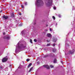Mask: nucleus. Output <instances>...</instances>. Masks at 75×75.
Here are the masks:
<instances>
[{"label": "nucleus", "mask_w": 75, "mask_h": 75, "mask_svg": "<svg viewBox=\"0 0 75 75\" xmlns=\"http://www.w3.org/2000/svg\"><path fill=\"white\" fill-rule=\"evenodd\" d=\"M57 41V38H54L53 39V41H54V42H56Z\"/></svg>", "instance_id": "1a4fd4ad"}, {"label": "nucleus", "mask_w": 75, "mask_h": 75, "mask_svg": "<svg viewBox=\"0 0 75 75\" xmlns=\"http://www.w3.org/2000/svg\"><path fill=\"white\" fill-rule=\"evenodd\" d=\"M52 46H53V47H55V44H53Z\"/></svg>", "instance_id": "5701e85b"}, {"label": "nucleus", "mask_w": 75, "mask_h": 75, "mask_svg": "<svg viewBox=\"0 0 75 75\" xmlns=\"http://www.w3.org/2000/svg\"><path fill=\"white\" fill-rule=\"evenodd\" d=\"M21 25H22V24H21L19 25V26H21Z\"/></svg>", "instance_id": "7c9ffc66"}, {"label": "nucleus", "mask_w": 75, "mask_h": 75, "mask_svg": "<svg viewBox=\"0 0 75 75\" xmlns=\"http://www.w3.org/2000/svg\"><path fill=\"white\" fill-rule=\"evenodd\" d=\"M47 36L48 37H52V35L50 33H48L47 34Z\"/></svg>", "instance_id": "0eeeda50"}, {"label": "nucleus", "mask_w": 75, "mask_h": 75, "mask_svg": "<svg viewBox=\"0 0 75 75\" xmlns=\"http://www.w3.org/2000/svg\"><path fill=\"white\" fill-rule=\"evenodd\" d=\"M33 67H32L31 68L30 70H29V72H31V71H32L33 70Z\"/></svg>", "instance_id": "ddd939ff"}, {"label": "nucleus", "mask_w": 75, "mask_h": 75, "mask_svg": "<svg viewBox=\"0 0 75 75\" xmlns=\"http://www.w3.org/2000/svg\"><path fill=\"white\" fill-rule=\"evenodd\" d=\"M34 41L35 42H37V40L35 39L34 40Z\"/></svg>", "instance_id": "393cba45"}, {"label": "nucleus", "mask_w": 75, "mask_h": 75, "mask_svg": "<svg viewBox=\"0 0 75 75\" xmlns=\"http://www.w3.org/2000/svg\"><path fill=\"white\" fill-rule=\"evenodd\" d=\"M46 31H48V30H46Z\"/></svg>", "instance_id": "ea45409f"}, {"label": "nucleus", "mask_w": 75, "mask_h": 75, "mask_svg": "<svg viewBox=\"0 0 75 75\" xmlns=\"http://www.w3.org/2000/svg\"><path fill=\"white\" fill-rule=\"evenodd\" d=\"M21 7L23 8H24V5H23V4L21 5Z\"/></svg>", "instance_id": "f3484780"}, {"label": "nucleus", "mask_w": 75, "mask_h": 75, "mask_svg": "<svg viewBox=\"0 0 75 75\" xmlns=\"http://www.w3.org/2000/svg\"><path fill=\"white\" fill-rule=\"evenodd\" d=\"M69 52L70 54H74V51H69Z\"/></svg>", "instance_id": "9d476101"}, {"label": "nucleus", "mask_w": 75, "mask_h": 75, "mask_svg": "<svg viewBox=\"0 0 75 75\" xmlns=\"http://www.w3.org/2000/svg\"><path fill=\"white\" fill-rule=\"evenodd\" d=\"M4 38H5V39H6V40H9V39L10 38V36H6Z\"/></svg>", "instance_id": "6e6552de"}, {"label": "nucleus", "mask_w": 75, "mask_h": 75, "mask_svg": "<svg viewBox=\"0 0 75 75\" xmlns=\"http://www.w3.org/2000/svg\"><path fill=\"white\" fill-rule=\"evenodd\" d=\"M52 0H48L47 2H45L46 5H50L52 4Z\"/></svg>", "instance_id": "7ed1b4c3"}, {"label": "nucleus", "mask_w": 75, "mask_h": 75, "mask_svg": "<svg viewBox=\"0 0 75 75\" xmlns=\"http://www.w3.org/2000/svg\"><path fill=\"white\" fill-rule=\"evenodd\" d=\"M8 59V57H5L3 59L2 62H6V61H7Z\"/></svg>", "instance_id": "20e7f679"}, {"label": "nucleus", "mask_w": 75, "mask_h": 75, "mask_svg": "<svg viewBox=\"0 0 75 75\" xmlns=\"http://www.w3.org/2000/svg\"><path fill=\"white\" fill-rule=\"evenodd\" d=\"M50 44H47V46H50Z\"/></svg>", "instance_id": "4be33fe9"}, {"label": "nucleus", "mask_w": 75, "mask_h": 75, "mask_svg": "<svg viewBox=\"0 0 75 75\" xmlns=\"http://www.w3.org/2000/svg\"><path fill=\"white\" fill-rule=\"evenodd\" d=\"M19 15H20V16H21V13H19Z\"/></svg>", "instance_id": "c85d7f7f"}, {"label": "nucleus", "mask_w": 75, "mask_h": 75, "mask_svg": "<svg viewBox=\"0 0 75 75\" xmlns=\"http://www.w3.org/2000/svg\"><path fill=\"white\" fill-rule=\"evenodd\" d=\"M53 55H54L53 54H52L51 55L52 56H53Z\"/></svg>", "instance_id": "f704fd0d"}, {"label": "nucleus", "mask_w": 75, "mask_h": 75, "mask_svg": "<svg viewBox=\"0 0 75 75\" xmlns=\"http://www.w3.org/2000/svg\"><path fill=\"white\" fill-rule=\"evenodd\" d=\"M32 65V64L31 63H30L28 65V68H30V67H31V65Z\"/></svg>", "instance_id": "f8f14e48"}, {"label": "nucleus", "mask_w": 75, "mask_h": 75, "mask_svg": "<svg viewBox=\"0 0 75 75\" xmlns=\"http://www.w3.org/2000/svg\"><path fill=\"white\" fill-rule=\"evenodd\" d=\"M3 68V67L0 66V69H2Z\"/></svg>", "instance_id": "b1692460"}, {"label": "nucleus", "mask_w": 75, "mask_h": 75, "mask_svg": "<svg viewBox=\"0 0 75 75\" xmlns=\"http://www.w3.org/2000/svg\"><path fill=\"white\" fill-rule=\"evenodd\" d=\"M52 18H53V19H54V20H55V16H53Z\"/></svg>", "instance_id": "dca6fc26"}, {"label": "nucleus", "mask_w": 75, "mask_h": 75, "mask_svg": "<svg viewBox=\"0 0 75 75\" xmlns=\"http://www.w3.org/2000/svg\"><path fill=\"white\" fill-rule=\"evenodd\" d=\"M13 16H14V15H13Z\"/></svg>", "instance_id": "a19ab883"}, {"label": "nucleus", "mask_w": 75, "mask_h": 75, "mask_svg": "<svg viewBox=\"0 0 75 75\" xmlns=\"http://www.w3.org/2000/svg\"><path fill=\"white\" fill-rule=\"evenodd\" d=\"M26 47L23 45V44H21V42L20 41L17 44L16 46L15 52L18 51L19 50H24Z\"/></svg>", "instance_id": "f257e3e1"}, {"label": "nucleus", "mask_w": 75, "mask_h": 75, "mask_svg": "<svg viewBox=\"0 0 75 75\" xmlns=\"http://www.w3.org/2000/svg\"><path fill=\"white\" fill-rule=\"evenodd\" d=\"M56 25H57V23H56Z\"/></svg>", "instance_id": "58836bf2"}, {"label": "nucleus", "mask_w": 75, "mask_h": 75, "mask_svg": "<svg viewBox=\"0 0 75 75\" xmlns=\"http://www.w3.org/2000/svg\"><path fill=\"white\" fill-rule=\"evenodd\" d=\"M3 1H4V0H2Z\"/></svg>", "instance_id": "79ce46f5"}, {"label": "nucleus", "mask_w": 75, "mask_h": 75, "mask_svg": "<svg viewBox=\"0 0 75 75\" xmlns=\"http://www.w3.org/2000/svg\"><path fill=\"white\" fill-rule=\"evenodd\" d=\"M5 34H6V33H5V32H4V33H3V34L4 35Z\"/></svg>", "instance_id": "2f4dec72"}, {"label": "nucleus", "mask_w": 75, "mask_h": 75, "mask_svg": "<svg viewBox=\"0 0 75 75\" xmlns=\"http://www.w3.org/2000/svg\"><path fill=\"white\" fill-rule=\"evenodd\" d=\"M44 4L43 1L41 0H37L35 2V6L37 7H39L40 6H42Z\"/></svg>", "instance_id": "f03ea898"}, {"label": "nucleus", "mask_w": 75, "mask_h": 75, "mask_svg": "<svg viewBox=\"0 0 75 75\" xmlns=\"http://www.w3.org/2000/svg\"><path fill=\"white\" fill-rule=\"evenodd\" d=\"M48 56L47 55H45V57H47Z\"/></svg>", "instance_id": "c756f323"}, {"label": "nucleus", "mask_w": 75, "mask_h": 75, "mask_svg": "<svg viewBox=\"0 0 75 75\" xmlns=\"http://www.w3.org/2000/svg\"><path fill=\"white\" fill-rule=\"evenodd\" d=\"M18 68H20V67H18Z\"/></svg>", "instance_id": "e433bc0d"}, {"label": "nucleus", "mask_w": 75, "mask_h": 75, "mask_svg": "<svg viewBox=\"0 0 75 75\" xmlns=\"http://www.w3.org/2000/svg\"><path fill=\"white\" fill-rule=\"evenodd\" d=\"M53 9H54V10H55V9H56V8H55V7H53Z\"/></svg>", "instance_id": "bb28decb"}, {"label": "nucleus", "mask_w": 75, "mask_h": 75, "mask_svg": "<svg viewBox=\"0 0 75 75\" xmlns=\"http://www.w3.org/2000/svg\"><path fill=\"white\" fill-rule=\"evenodd\" d=\"M56 49H54L53 50V52H56Z\"/></svg>", "instance_id": "2eb2a0df"}, {"label": "nucleus", "mask_w": 75, "mask_h": 75, "mask_svg": "<svg viewBox=\"0 0 75 75\" xmlns=\"http://www.w3.org/2000/svg\"><path fill=\"white\" fill-rule=\"evenodd\" d=\"M59 17L60 18L61 17V15H58Z\"/></svg>", "instance_id": "aec40b11"}, {"label": "nucleus", "mask_w": 75, "mask_h": 75, "mask_svg": "<svg viewBox=\"0 0 75 75\" xmlns=\"http://www.w3.org/2000/svg\"><path fill=\"white\" fill-rule=\"evenodd\" d=\"M29 61H30V59H28L26 60V61H27V62H28Z\"/></svg>", "instance_id": "a211bd4d"}, {"label": "nucleus", "mask_w": 75, "mask_h": 75, "mask_svg": "<svg viewBox=\"0 0 75 75\" xmlns=\"http://www.w3.org/2000/svg\"><path fill=\"white\" fill-rule=\"evenodd\" d=\"M3 18L4 19V20H6V19L8 18V16L4 15L3 16Z\"/></svg>", "instance_id": "39448f33"}, {"label": "nucleus", "mask_w": 75, "mask_h": 75, "mask_svg": "<svg viewBox=\"0 0 75 75\" xmlns=\"http://www.w3.org/2000/svg\"><path fill=\"white\" fill-rule=\"evenodd\" d=\"M25 5H27V3L26 2H25Z\"/></svg>", "instance_id": "a878e982"}, {"label": "nucleus", "mask_w": 75, "mask_h": 75, "mask_svg": "<svg viewBox=\"0 0 75 75\" xmlns=\"http://www.w3.org/2000/svg\"><path fill=\"white\" fill-rule=\"evenodd\" d=\"M30 42L31 43H33V42H32V39H30Z\"/></svg>", "instance_id": "6ab92c4d"}, {"label": "nucleus", "mask_w": 75, "mask_h": 75, "mask_svg": "<svg viewBox=\"0 0 75 75\" xmlns=\"http://www.w3.org/2000/svg\"><path fill=\"white\" fill-rule=\"evenodd\" d=\"M34 24H36V23H35V22Z\"/></svg>", "instance_id": "4c0bfd02"}, {"label": "nucleus", "mask_w": 75, "mask_h": 75, "mask_svg": "<svg viewBox=\"0 0 75 75\" xmlns=\"http://www.w3.org/2000/svg\"><path fill=\"white\" fill-rule=\"evenodd\" d=\"M57 62V59H55L54 60L53 62L54 63H55Z\"/></svg>", "instance_id": "4468645a"}, {"label": "nucleus", "mask_w": 75, "mask_h": 75, "mask_svg": "<svg viewBox=\"0 0 75 75\" xmlns=\"http://www.w3.org/2000/svg\"><path fill=\"white\" fill-rule=\"evenodd\" d=\"M50 67L51 68H54V66H52V65H50Z\"/></svg>", "instance_id": "412c9836"}, {"label": "nucleus", "mask_w": 75, "mask_h": 75, "mask_svg": "<svg viewBox=\"0 0 75 75\" xmlns=\"http://www.w3.org/2000/svg\"><path fill=\"white\" fill-rule=\"evenodd\" d=\"M1 12H2V10H1V11H0V13H1Z\"/></svg>", "instance_id": "c9c22d12"}, {"label": "nucleus", "mask_w": 75, "mask_h": 75, "mask_svg": "<svg viewBox=\"0 0 75 75\" xmlns=\"http://www.w3.org/2000/svg\"><path fill=\"white\" fill-rule=\"evenodd\" d=\"M61 63L62 64H63V62H61Z\"/></svg>", "instance_id": "473e14b6"}, {"label": "nucleus", "mask_w": 75, "mask_h": 75, "mask_svg": "<svg viewBox=\"0 0 75 75\" xmlns=\"http://www.w3.org/2000/svg\"><path fill=\"white\" fill-rule=\"evenodd\" d=\"M48 25H46V27H48Z\"/></svg>", "instance_id": "72a5a7b5"}, {"label": "nucleus", "mask_w": 75, "mask_h": 75, "mask_svg": "<svg viewBox=\"0 0 75 75\" xmlns=\"http://www.w3.org/2000/svg\"><path fill=\"white\" fill-rule=\"evenodd\" d=\"M50 31H52V29H51V28H50Z\"/></svg>", "instance_id": "cd10ccee"}, {"label": "nucleus", "mask_w": 75, "mask_h": 75, "mask_svg": "<svg viewBox=\"0 0 75 75\" xmlns=\"http://www.w3.org/2000/svg\"><path fill=\"white\" fill-rule=\"evenodd\" d=\"M43 67L45 68H46L47 69H50V67L48 65H44Z\"/></svg>", "instance_id": "423d86ee"}, {"label": "nucleus", "mask_w": 75, "mask_h": 75, "mask_svg": "<svg viewBox=\"0 0 75 75\" xmlns=\"http://www.w3.org/2000/svg\"><path fill=\"white\" fill-rule=\"evenodd\" d=\"M24 33H25V31H22L21 33V35H23V34H24Z\"/></svg>", "instance_id": "9b49d317"}]
</instances>
